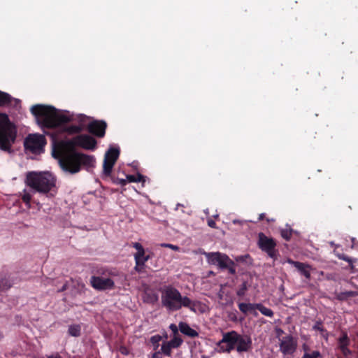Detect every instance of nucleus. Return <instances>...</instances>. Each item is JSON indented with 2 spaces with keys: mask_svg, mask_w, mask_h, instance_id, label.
I'll use <instances>...</instances> for the list:
<instances>
[{
  "mask_svg": "<svg viewBox=\"0 0 358 358\" xmlns=\"http://www.w3.org/2000/svg\"><path fill=\"white\" fill-rule=\"evenodd\" d=\"M16 137L15 124L10 120L7 114L0 113V149L9 152Z\"/></svg>",
  "mask_w": 358,
  "mask_h": 358,
  "instance_id": "423d86ee",
  "label": "nucleus"
},
{
  "mask_svg": "<svg viewBox=\"0 0 358 358\" xmlns=\"http://www.w3.org/2000/svg\"><path fill=\"white\" fill-rule=\"evenodd\" d=\"M227 266H228L226 267L224 269H227L230 274L234 275L236 273L234 262L231 260V262L229 264H228Z\"/></svg>",
  "mask_w": 358,
  "mask_h": 358,
  "instance_id": "f704fd0d",
  "label": "nucleus"
},
{
  "mask_svg": "<svg viewBox=\"0 0 358 358\" xmlns=\"http://www.w3.org/2000/svg\"><path fill=\"white\" fill-rule=\"evenodd\" d=\"M301 358H322V355L320 351L315 350L311 353L305 352Z\"/></svg>",
  "mask_w": 358,
  "mask_h": 358,
  "instance_id": "7c9ffc66",
  "label": "nucleus"
},
{
  "mask_svg": "<svg viewBox=\"0 0 358 358\" xmlns=\"http://www.w3.org/2000/svg\"><path fill=\"white\" fill-rule=\"evenodd\" d=\"M208 259L211 264L218 266L220 268L224 269L231 259L226 255L220 252H212L208 255Z\"/></svg>",
  "mask_w": 358,
  "mask_h": 358,
  "instance_id": "4468645a",
  "label": "nucleus"
},
{
  "mask_svg": "<svg viewBox=\"0 0 358 358\" xmlns=\"http://www.w3.org/2000/svg\"><path fill=\"white\" fill-rule=\"evenodd\" d=\"M45 144L46 139L45 136L38 134H29L24 141L25 150L34 154H38L43 152Z\"/></svg>",
  "mask_w": 358,
  "mask_h": 358,
  "instance_id": "1a4fd4ad",
  "label": "nucleus"
},
{
  "mask_svg": "<svg viewBox=\"0 0 358 358\" xmlns=\"http://www.w3.org/2000/svg\"><path fill=\"white\" fill-rule=\"evenodd\" d=\"M288 262L292 264L300 272L301 275L306 277V279H310L311 275L310 272V265L302 262H296L292 259H288Z\"/></svg>",
  "mask_w": 358,
  "mask_h": 358,
  "instance_id": "dca6fc26",
  "label": "nucleus"
},
{
  "mask_svg": "<svg viewBox=\"0 0 358 358\" xmlns=\"http://www.w3.org/2000/svg\"><path fill=\"white\" fill-rule=\"evenodd\" d=\"M257 245L262 252L266 253L273 260L278 259L279 252L276 249L277 243L274 238L266 236L263 232H260L258 234Z\"/></svg>",
  "mask_w": 358,
  "mask_h": 358,
  "instance_id": "6e6552de",
  "label": "nucleus"
},
{
  "mask_svg": "<svg viewBox=\"0 0 358 358\" xmlns=\"http://www.w3.org/2000/svg\"><path fill=\"white\" fill-rule=\"evenodd\" d=\"M107 123L104 120H93L87 125V131L91 134L103 138L106 134Z\"/></svg>",
  "mask_w": 358,
  "mask_h": 358,
  "instance_id": "ddd939ff",
  "label": "nucleus"
},
{
  "mask_svg": "<svg viewBox=\"0 0 358 358\" xmlns=\"http://www.w3.org/2000/svg\"><path fill=\"white\" fill-rule=\"evenodd\" d=\"M280 232L282 238L289 241L292 238L293 229L289 226L287 225L285 228L280 229Z\"/></svg>",
  "mask_w": 358,
  "mask_h": 358,
  "instance_id": "b1692460",
  "label": "nucleus"
},
{
  "mask_svg": "<svg viewBox=\"0 0 358 358\" xmlns=\"http://www.w3.org/2000/svg\"><path fill=\"white\" fill-rule=\"evenodd\" d=\"M83 127L81 125H71L67 127L65 130L69 134H73L80 133L83 131Z\"/></svg>",
  "mask_w": 358,
  "mask_h": 358,
  "instance_id": "bb28decb",
  "label": "nucleus"
},
{
  "mask_svg": "<svg viewBox=\"0 0 358 358\" xmlns=\"http://www.w3.org/2000/svg\"><path fill=\"white\" fill-rule=\"evenodd\" d=\"M79 121L80 122H83L84 119L87 118V117L85 115H80L79 117Z\"/></svg>",
  "mask_w": 358,
  "mask_h": 358,
  "instance_id": "09e8293b",
  "label": "nucleus"
},
{
  "mask_svg": "<svg viewBox=\"0 0 358 358\" xmlns=\"http://www.w3.org/2000/svg\"><path fill=\"white\" fill-rule=\"evenodd\" d=\"M150 258V255H144V257L141 258L142 263L139 262L138 268L141 270V268L144 266L145 263L148 261V259Z\"/></svg>",
  "mask_w": 358,
  "mask_h": 358,
  "instance_id": "c9c22d12",
  "label": "nucleus"
},
{
  "mask_svg": "<svg viewBox=\"0 0 358 358\" xmlns=\"http://www.w3.org/2000/svg\"><path fill=\"white\" fill-rule=\"evenodd\" d=\"M182 339L178 335L174 336L173 338L168 343L171 345L173 348H177L182 345Z\"/></svg>",
  "mask_w": 358,
  "mask_h": 358,
  "instance_id": "cd10ccee",
  "label": "nucleus"
},
{
  "mask_svg": "<svg viewBox=\"0 0 358 358\" xmlns=\"http://www.w3.org/2000/svg\"><path fill=\"white\" fill-rule=\"evenodd\" d=\"M142 298L145 303L149 304H155L159 299L157 293L149 287L144 289Z\"/></svg>",
  "mask_w": 358,
  "mask_h": 358,
  "instance_id": "f3484780",
  "label": "nucleus"
},
{
  "mask_svg": "<svg viewBox=\"0 0 358 358\" xmlns=\"http://www.w3.org/2000/svg\"><path fill=\"white\" fill-rule=\"evenodd\" d=\"M256 303H239L238 306L241 313L245 315H247L248 313L253 312V315L255 316L257 315V313L255 310H257Z\"/></svg>",
  "mask_w": 358,
  "mask_h": 358,
  "instance_id": "aec40b11",
  "label": "nucleus"
},
{
  "mask_svg": "<svg viewBox=\"0 0 358 358\" xmlns=\"http://www.w3.org/2000/svg\"><path fill=\"white\" fill-rule=\"evenodd\" d=\"M355 295V292H352V291L343 292H341L338 294V299L339 300H345L349 297H352Z\"/></svg>",
  "mask_w": 358,
  "mask_h": 358,
  "instance_id": "c756f323",
  "label": "nucleus"
},
{
  "mask_svg": "<svg viewBox=\"0 0 358 358\" xmlns=\"http://www.w3.org/2000/svg\"><path fill=\"white\" fill-rule=\"evenodd\" d=\"M136 182H145V177L141 173H137L136 176Z\"/></svg>",
  "mask_w": 358,
  "mask_h": 358,
  "instance_id": "4c0bfd02",
  "label": "nucleus"
},
{
  "mask_svg": "<svg viewBox=\"0 0 358 358\" xmlns=\"http://www.w3.org/2000/svg\"><path fill=\"white\" fill-rule=\"evenodd\" d=\"M99 276H92L90 284L99 291L113 289L115 287L113 278L119 275V271L115 268L102 267L97 271Z\"/></svg>",
  "mask_w": 358,
  "mask_h": 358,
  "instance_id": "0eeeda50",
  "label": "nucleus"
},
{
  "mask_svg": "<svg viewBox=\"0 0 358 358\" xmlns=\"http://www.w3.org/2000/svg\"><path fill=\"white\" fill-rule=\"evenodd\" d=\"M3 338V334L0 331V341Z\"/></svg>",
  "mask_w": 358,
  "mask_h": 358,
  "instance_id": "864d4df0",
  "label": "nucleus"
},
{
  "mask_svg": "<svg viewBox=\"0 0 358 358\" xmlns=\"http://www.w3.org/2000/svg\"><path fill=\"white\" fill-rule=\"evenodd\" d=\"M172 347L168 342H164L161 347L160 352L162 354H164V355L167 357H171L172 353Z\"/></svg>",
  "mask_w": 358,
  "mask_h": 358,
  "instance_id": "a878e982",
  "label": "nucleus"
},
{
  "mask_svg": "<svg viewBox=\"0 0 358 358\" xmlns=\"http://www.w3.org/2000/svg\"><path fill=\"white\" fill-rule=\"evenodd\" d=\"M303 348L305 352H307V351L308 350V347L306 345H303Z\"/></svg>",
  "mask_w": 358,
  "mask_h": 358,
  "instance_id": "3c124183",
  "label": "nucleus"
},
{
  "mask_svg": "<svg viewBox=\"0 0 358 358\" xmlns=\"http://www.w3.org/2000/svg\"><path fill=\"white\" fill-rule=\"evenodd\" d=\"M43 358H62V357L58 352H56V353L50 355H46L45 357H43Z\"/></svg>",
  "mask_w": 358,
  "mask_h": 358,
  "instance_id": "79ce46f5",
  "label": "nucleus"
},
{
  "mask_svg": "<svg viewBox=\"0 0 358 358\" xmlns=\"http://www.w3.org/2000/svg\"><path fill=\"white\" fill-rule=\"evenodd\" d=\"M71 148L74 149L73 145L81 147L85 150H94L96 148V140L87 134H80L73 138L72 142L69 143Z\"/></svg>",
  "mask_w": 358,
  "mask_h": 358,
  "instance_id": "9b49d317",
  "label": "nucleus"
},
{
  "mask_svg": "<svg viewBox=\"0 0 358 358\" xmlns=\"http://www.w3.org/2000/svg\"><path fill=\"white\" fill-rule=\"evenodd\" d=\"M127 180L129 182H136V176L134 175H127Z\"/></svg>",
  "mask_w": 358,
  "mask_h": 358,
  "instance_id": "a19ab883",
  "label": "nucleus"
},
{
  "mask_svg": "<svg viewBox=\"0 0 358 358\" xmlns=\"http://www.w3.org/2000/svg\"><path fill=\"white\" fill-rule=\"evenodd\" d=\"M145 255V250L144 248L140 250L139 251H137L136 253L134 255V259L136 262V270L137 271H141V269L138 268L139 262L142 263L141 258L144 257Z\"/></svg>",
  "mask_w": 358,
  "mask_h": 358,
  "instance_id": "393cba45",
  "label": "nucleus"
},
{
  "mask_svg": "<svg viewBox=\"0 0 358 358\" xmlns=\"http://www.w3.org/2000/svg\"><path fill=\"white\" fill-rule=\"evenodd\" d=\"M207 223H208V225L210 228H213V229H217V228L215 222L213 220H212L211 218H208V219Z\"/></svg>",
  "mask_w": 358,
  "mask_h": 358,
  "instance_id": "58836bf2",
  "label": "nucleus"
},
{
  "mask_svg": "<svg viewBox=\"0 0 358 358\" xmlns=\"http://www.w3.org/2000/svg\"><path fill=\"white\" fill-rule=\"evenodd\" d=\"M73 358H75V357H73Z\"/></svg>",
  "mask_w": 358,
  "mask_h": 358,
  "instance_id": "6e6d98bb",
  "label": "nucleus"
},
{
  "mask_svg": "<svg viewBox=\"0 0 358 358\" xmlns=\"http://www.w3.org/2000/svg\"><path fill=\"white\" fill-rule=\"evenodd\" d=\"M213 217H214V218L217 219V218H218V217H219V215H217H217H213Z\"/></svg>",
  "mask_w": 358,
  "mask_h": 358,
  "instance_id": "5fc2aeb1",
  "label": "nucleus"
},
{
  "mask_svg": "<svg viewBox=\"0 0 358 358\" xmlns=\"http://www.w3.org/2000/svg\"><path fill=\"white\" fill-rule=\"evenodd\" d=\"M248 290V282L246 281H244L238 288V289L236 292V294L238 296H245L246 292Z\"/></svg>",
  "mask_w": 358,
  "mask_h": 358,
  "instance_id": "c85d7f7f",
  "label": "nucleus"
},
{
  "mask_svg": "<svg viewBox=\"0 0 358 358\" xmlns=\"http://www.w3.org/2000/svg\"><path fill=\"white\" fill-rule=\"evenodd\" d=\"M338 348L340 350L348 348L350 341L346 332H342L341 336L338 340Z\"/></svg>",
  "mask_w": 358,
  "mask_h": 358,
  "instance_id": "412c9836",
  "label": "nucleus"
},
{
  "mask_svg": "<svg viewBox=\"0 0 358 358\" xmlns=\"http://www.w3.org/2000/svg\"><path fill=\"white\" fill-rule=\"evenodd\" d=\"M264 217H265V214L264 213H261L259 215L258 220L259 221L263 220L264 219Z\"/></svg>",
  "mask_w": 358,
  "mask_h": 358,
  "instance_id": "de8ad7c7",
  "label": "nucleus"
},
{
  "mask_svg": "<svg viewBox=\"0 0 358 358\" xmlns=\"http://www.w3.org/2000/svg\"><path fill=\"white\" fill-rule=\"evenodd\" d=\"M30 110L42 129H56L73 120L70 115L59 113L57 110L51 106L36 104L33 106Z\"/></svg>",
  "mask_w": 358,
  "mask_h": 358,
  "instance_id": "f03ea898",
  "label": "nucleus"
},
{
  "mask_svg": "<svg viewBox=\"0 0 358 358\" xmlns=\"http://www.w3.org/2000/svg\"><path fill=\"white\" fill-rule=\"evenodd\" d=\"M59 163L63 171L73 175L79 173L82 166L89 171L88 169L94 166L95 158L92 155L78 152L72 148L62 152Z\"/></svg>",
  "mask_w": 358,
  "mask_h": 358,
  "instance_id": "7ed1b4c3",
  "label": "nucleus"
},
{
  "mask_svg": "<svg viewBox=\"0 0 358 358\" xmlns=\"http://www.w3.org/2000/svg\"><path fill=\"white\" fill-rule=\"evenodd\" d=\"M255 306L257 310L265 316L272 317L274 315L273 311L271 308H266L262 303H256Z\"/></svg>",
  "mask_w": 358,
  "mask_h": 358,
  "instance_id": "4be33fe9",
  "label": "nucleus"
},
{
  "mask_svg": "<svg viewBox=\"0 0 358 358\" xmlns=\"http://www.w3.org/2000/svg\"><path fill=\"white\" fill-rule=\"evenodd\" d=\"M26 185L34 191L52 198L57 193L56 178L50 172H29Z\"/></svg>",
  "mask_w": 358,
  "mask_h": 358,
  "instance_id": "20e7f679",
  "label": "nucleus"
},
{
  "mask_svg": "<svg viewBox=\"0 0 358 358\" xmlns=\"http://www.w3.org/2000/svg\"><path fill=\"white\" fill-rule=\"evenodd\" d=\"M276 333H277L278 336H280V334H283L284 331L280 328H278V329H276Z\"/></svg>",
  "mask_w": 358,
  "mask_h": 358,
  "instance_id": "49530a36",
  "label": "nucleus"
},
{
  "mask_svg": "<svg viewBox=\"0 0 358 358\" xmlns=\"http://www.w3.org/2000/svg\"><path fill=\"white\" fill-rule=\"evenodd\" d=\"M280 350L284 355H292L296 350L297 342L292 335L280 340Z\"/></svg>",
  "mask_w": 358,
  "mask_h": 358,
  "instance_id": "f8f14e48",
  "label": "nucleus"
},
{
  "mask_svg": "<svg viewBox=\"0 0 358 358\" xmlns=\"http://www.w3.org/2000/svg\"><path fill=\"white\" fill-rule=\"evenodd\" d=\"M161 303L169 313L178 311L182 308L196 313L197 307L201 305L200 301L192 300L187 296H182L180 292L172 285L165 286L161 289Z\"/></svg>",
  "mask_w": 358,
  "mask_h": 358,
  "instance_id": "f257e3e1",
  "label": "nucleus"
},
{
  "mask_svg": "<svg viewBox=\"0 0 358 358\" xmlns=\"http://www.w3.org/2000/svg\"><path fill=\"white\" fill-rule=\"evenodd\" d=\"M162 245L165 248H169L175 251H177L179 249L178 246L172 245V244H169V243H164V244H162Z\"/></svg>",
  "mask_w": 358,
  "mask_h": 358,
  "instance_id": "ea45409f",
  "label": "nucleus"
},
{
  "mask_svg": "<svg viewBox=\"0 0 358 358\" xmlns=\"http://www.w3.org/2000/svg\"><path fill=\"white\" fill-rule=\"evenodd\" d=\"M217 345L223 352L227 353L235 349L238 353L247 352L252 348L250 336L241 335L234 330L223 334L222 338Z\"/></svg>",
  "mask_w": 358,
  "mask_h": 358,
  "instance_id": "39448f33",
  "label": "nucleus"
},
{
  "mask_svg": "<svg viewBox=\"0 0 358 358\" xmlns=\"http://www.w3.org/2000/svg\"><path fill=\"white\" fill-rule=\"evenodd\" d=\"M113 182L117 185H120L121 186H125L127 184V179L115 178H113Z\"/></svg>",
  "mask_w": 358,
  "mask_h": 358,
  "instance_id": "72a5a7b5",
  "label": "nucleus"
},
{
  "mask_svg": "<svg viewBox=\"0 0 358 358\" xmlns=\"http://www.w3.org/2000/svg\"><path fill=\"white\" fill-rule=\"evenodd\" d=\"M313 329L314 330L319 331L322 333L327 331L323 327L322 322L321 321H317L314 326L313 327Z\"/></svg>",
  "mask_w": 358,
  "mask_h": 358,
  "instance_id": "2f4dec72",
  "label": "nucleus"
},
{
  "mask_svg": "<svg viewBox=\"0 0 358 358\" xmlns=\"http://www.w3.org/2000/svg\"><path fill=\"white\" fill-rule=\"evenodd\" d=\"M15 107L20 103V100L12 97L9 94L0 90V107Z\"/></svg>",
  "mask_w": 358,
  "mask_h": 358,
  "instance_id": "2eb2a0df",
  "label": "nucleus"
},
{
  "mask_svg": "<svg viewBox=\"0 0 358 358\" xmlns=\"http://www.w3.org/2000/svg\"><path fill=\"white\" fill-rule=\"evenodd\" d=\"M151 358H162V352L160 351H157L152 354Z\"/></svg>",
  "mask_w": 358,
  "mask_h": 358,
  "instance_id": "c03bdc74",
  "label": "nucleus"
},
{
  "mask_svg": "<svg viewBox=\"0 0 358 358\" xmlns=\"http://www.w3.org/2000/svg\"><path fill=\"white\" fill-rule=\"evenodd\" d=\"M68 333L71 336H80L81 334V326L80 324L70 325L68 329Z\"/></svg>",
  "mask_w": 358,
  "mask_h": 358,
  "instance_id": "5701e85b",
  "label": "nucleus"
},
{
  "mask_svg": "<svg viewBox=\"0 0 358 358\" xmlns=\"http://www.w3.org/2000/svg\"><path fill=\"white\" fill-rule=\"evenodd\" d=\"M13 282L7 273H0V292L6 291L12 287Z\"/></svg>",
  "mask_w": 358,
  "mask_h": 358,
  "instance_id": "6ab92c4d",
  "label": "nucleus"
},
{
  "mask_svg": "<svg viewBox=\"0 0 358 358\" xmlns=\"http://www.w3.org/2000/svg\"><path fill=\"white\" fill-rule=\"evenodd\" d=\"M22 199L23 201V202L27 205V206H29L30 205V201L31 200V195L29 194V193H27V192H25L22 196Z\"/></svg>",
  "mask_w": 358,
  "mask_h": 358,
  "instance_id": "473e14b6",
  "label": "nucleus"
},
{
  "mask_svg": "<svg viewBox=\"0 0 358 358\" xmlns=\"http://www.w3.org/2000/svg\"><path fill=\"white\" fill-rule=\"evenodd\" d=\"M178 328L182 334L190 338H196L199 336V333L196 330L191 328L190 326L186 322H179Z\"/></svg>",
  "mask_w": 358,
  "mask_h": 358,
  "instance_id": "a211bd4d",
  "label": "nucleus"
},
{
  "mask_svg": "<svg viewBox=\"0 0 358 358\" xmlns=\"http://www.w3.org/2000/svg\"><path fill=\"white\" fill-rule=\"evenodd\" d=\"M341 259L345 260V261H346V262H350V261L348 257H342Z\"/></svg>",
  "mask_w": 358,
  "mask_h": 358,
  "instance_id": "603ef678",
  "label": "nucleus"
},
{
  "mask_svg": "<svg viewBox=\"0 0 358 358\" xmlns=\"http://www.w3.org/2000/svg\"><path fill=\"white\" fill-rule=\"evenodd\" d=\"M67 285L65 284L63 285V287L59 289V292H63L66 289Z\"/></svg>",
  "mask_w": 358,
  "mask_h": 358,
  "instance_id": "8fccbe9b",
  "label": "nucleus"
},
{
  "mask_svg": "<svg viewBox=\"0 0 358 358\" xmlns=\"http://www.w3.org/2000/svg\"><path fill=\"white\" fill-rule=\"evenodd\" d=\"M133 247L137 250L139 251L140 250L143 249V247L142 245L139 243H134Z\"/></svg>",
  "mask_w": 358,
  "mask_h": 358,
  "instance_id": "37998d69",
  "label": "nucleus"
},
{
  "mask_svg": "<svg viewBox=\"0 0 358 358\" xmlns=\"http://www.w3.org/2000/svg\"><path fill=\"white\" fill-rule=\"evenodd\" d=\"M120 352L122 354H124V355H127L128 354V352H127V350L126 348H120Z\"/></svg>",
  "mask_w": 358,
  "mask_h": 358,
  "instance_id": "a18cd8bd",
  "label": "nucleus"
},
{
  "mask_svg": "<svg viewBox=\"0 0 358 358\" xmlns=\"http://www.w3.org/2000/svg\"><path fill=\"white\" fill-rule=\"evenodd\" d=\"M120 150L118 148H110L104 155L103 163V177H110L112 173L113 168L118 159Z\"/></svg>",
  "mask_w": 358,
  "mask_h": 358,
  "instance_id": "9d476101",
  "label": "nucleus"
},
{
  "mask_svg": "<svg viewBox=\"0 0 358 358\" xmlns=\"http://www.w3.org/2000/svg\"><path fill=\"white\" fill-rule=\"evenodd\" d=\"M170 329L172 331V332L173 333V335L174 336H178V327L176 326V324H171L169 327Z\"/></svg>",
  "mask_w": 358,
  "mask_h": 358,
  "instance_id": "e433bc0d",
  "label": "nucleus"
}]
</instances>
